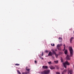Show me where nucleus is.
I'll return each instance as SVG.
<instances>
[{
    "mask_svg": "<svg viewBox=\"0 0 74 74\" xmlns=\"http://www.w3.org/2000/svg\"><path fill=\"white\" fill-rule=\"evenodd\" d=\"M69 48L70 55V56H69V55L66 56V59L67 60H70V56H72L73 55V50L72 47H69Z\"/></svg>",
    "mask_w": 74,
    "mask_h": 74,
    "instance_id": "obj_1",
    "label": "nucleus"
},
{
    "mask_svg": "<svg viewBox=\"0 0 74 74\" xmlns=\"http://www.w3.org/2000/svg\"><path fill=\"white\" fill-rule=\"evenodd\" d=\"M49 73H50V70H44V71H42L39 72V73L40 74H48Z\"/></svg>",
    "mask_w": 74,
    "mask_h": 74,
    "instance_id": "obj_2",
    "label": "nucleus"
},
{
    "mask_svg": "<svg viewBox=\"0 0 74 74\" xmlns=\"http://www.w3.org/2000/svg\"><path fill=\"white\" fill-rule=\"evenodd\" d=\"M70 64L67 61H66L65 63H63V65L64 67H65V68L67 67V65H69Z\"/></svg>",
    "mask_w": 74,
    "mask_h": 74,
    "instance_id": "obj_3",
    "label": "nucleus"
},
{
    "mask_svg": "<svg viewBox=\"0 0 74 74\" xmlns=\"http://www.w3.org/2000/svg\"><path fill=\"white\" fill-rule=\"evenodd\" d=\"M68 74H73V71H72V70H71L69 71L68 72Z\"/></svg>",
    "mask_w": 74,
    "mask_h": 74,
    "instance_id": "obj_4",
    "label": "nucleus"
},
{
    "mask_svg": "<svg viewBox=\"0 0 74 74\" xmlns=\"http://www.w3.org/2000/svg\"><path fill=\"white\" fill-rule=\"evenodd\" d=\"M49 68L51 69V70H53V69H55V67L51 65L49 66Z\"/></svg>",
    "mask_w": 74,
    "mask_h": 74,
    "instance_id": "obj_5",
    "label": "nucleus"
},
{
    "mask_svg": "<svg viewBox=\"0 0 74 74\" xmlns=\"http://www.w3.org/2000/svg\"><path fill=\"white\" fill-rule=\"evenodd\" d=\"M42 67L43 69H48V66H43Z\"/></svg>",
    "mask_w": 74,
    "mask_h": 74,
    "instance_id": "obj_6",
    "label": "nucleus"
},
{
    "mask_svg": "<svg viewBox=\"0 0 74 74\" xmlns=\"http://www.w3.org/2000/svg\"><path fill=\"white\" fill-rule=\"evenodd\" d=\"M48 56H52V53L51 51H49L48 54Z\"/></svg>",
    "mask_w": 74,
    "mask_h": 74,
    "instance_id": "obj_7",
    "label": "nucleus"
},
{
    "mask_svg": "<svg viewBox=\"0 0 74 74\" xmlns=\"http://www.w3.org/2000/svg\"><path fill=\"white\" fill-rule=\"evenodd\" d=\"M25 70H27V73L28 74H29V71L30 70V69H27V68H26Z\"/></svg>",
    "mask_w": 74,
    "mask_h": 74,
    "instance_id": "obj_8",
    "label": "nucleus"
},
{
    "mask_svg": "<svg viewBox=\"0 0 74 74\" xmlns=\"http://www.w3.org/2000/svg\"><path fill=\"white\" fill-rule=\"evenodd\" d=\"M67 71V70H64V71L62 72V74H64V73H65Z\"/></svg>",
    "mask_w": 74,
    "mask_h": 74,
    "instance_id": "obj_9",
    "label": "nucleus"
},
{
    "mask_svg": "<svg viewBox=\"0 0 74 74\" xmlns=\"http://www.w3.org/2000/svg\"><path fill=\"white\" fill-rule=\"evenodd\" d=\"M73 37H72L71 38H70V41L71 43V42H72V41H73Z\"/></svg>",
    "mask_w": 74,
    "mask_h": 74,
    "instance_id": "obj_10",
    "label": "nucleus"
},
{
    "mask_svg": "<svg viewBox=\"0 0 74 74\" xmlns=\"http://www.w3.org/2000/svg\"><path fill=\"white\" fill-rule=\"evenodd\" d=\"M62 45V44H58L57 45V48H58V47H61Z\"/></svg>",
    "mask_w": 74,
    "mask_h": 74,
    "instance_id": "obj_11",
    "label": "nucleus"
},
{
    "mask_svg": "<svg viewBox=\"0 0 74 74\" xmlns=\"http://www.w3.org/2000/svg\"><path fill=\"white\" fill-rule=\"evenodd\" d=\"M52 51L53 54H56V53L55 52V51L53 49H52Z\"/></svg>",
    "mask_w": 74,
    "mask_h": 74,
    "instance_id": "obj_12",
    "label": "nucleus"
},
{
    "mask_svg": "<svg viewBox=\"0 0 74 74\" xmlns=\"http://www.w3.org/2000/svg\"><path fill=\"white\" fill-rule=\"evenodd\" d=\"M58 39L59 40V42H60H60H62V38L60 37H59L58 38Z\"/></svg>",
    "mask_w": 74,
    "mask_h": 74,
    "instance_id": "obj_13",
    "label": "nucleus"
},
{
    "mask_svg": "<svg viewBox=\"0 0 74 74\" xmlns=\"http://www.w3.org/2000/svg\"><path fill=\"white\" fill-rule=\"evenodd\" d=\"M64 53L65 55H67V50L66 49L64 51Z\"/></svg>",
    "mask_w": 74,
    "mask_h": 74,
    "instance_id": "obj_14",
    "label": "nucleus"
},
{
    "mask_svg": "<svg viewBox=\"0 0 74 74\" xmlns=\"http://www.w3.org/2000/svg\"><path fill=\"white\" fill-rule=\"evenodd\" d=\"M63 46L64 47V49L63 51H64V50H65V48H66V45H65V44H64Z\"/></svg>",
    "mask_w": 74,
    "mask_h": 74,
    "instance_id": "obj_15",
    "label": "nucleus"
},
{
    "mask_svg": "<svg viewBox=\"0 0 74 74\" xmlns=\"http://www.w3.org/2000/svg\"><path fill=\"white\" fill-rule=\"evenodd\" d=\"M17 72L18 73V74H21V73L20 72V71H19V70H18L17 71Z\"/></svg>",
    "mask_w": 74,
    "mask_h": 74,
    "instance_id": "obj_16",
    "label": "nucleus"
},
{
    "mask_svg": "<svg viewBox=\"0 0 74 74\" xmlns=\"http://www.w3.org/2000/svg\"><path fill=\"white\" fill-rule=\"evenodd\" d=\"M55 55L56 58H58V55L56 54V53Z\"/></svg>",
    "mask_w": 74,
    "mask_h": 74,
    "instance_id": "obj_17",
    "label": "nucleus"
},
{
    "mask_svg": "<svg viewBox=\"0 0 74 74\" xmlns=\"http://www.w3.org/2000/svg\"><path fill=\"white\" fill-rule=\"evenodd\" d=\"M61 62H63V59H62V57H61Z\"/></svg>",
    "mask_w": 74,
    "mask_h": 74,
    "instance_id": "obj_18",
    "label": "nucleus"
},
{
    "mask_svg": "<svg viewBox=\"0 0 74 74\" xmlns=\"http://www.w3.org/2000/svg\"><path fill=\"white\" fill-rule=\"evenodd\" d=\"M54 62L55 63H58V60L55 61Z\"/></svg>",
    "mask_w": 74,
    "mask_h": 74,
    "instance_id": "obj_19",
    "label": "nucleus"
},
{
    "mask_svg": "<svg viewBox=\"0 0 74 74\" xmlns=\"http://www.w3.org/2000/svg\"><path fill=\"white\" fill-rule=\"evenodd\" d=\"M48 64H52V63H51V61L48 62Z\"/></svg>",
    "mask_w": 74,
    "mask_h": 74,
    "instance_id": "obj_20",
    "label": "nucleus"
},
{
    "mask_svg": "<svg viewBox=\"0 0 74 74\" xmlns=\"http://www.w3.org/2000/svg\"><path fill=\"white\" fill-rule=\"evenodd\" d=\"M28 74V73L27 72H25V73L23 72L22 73V74Z\"/></svg>",
    "mask_w": 74,
    "mask_h": 74,
    "instance_id": "obj_21",
    "label": "nucleus"
},
{
    "mask_svg": "<svg viewBox=\"0 0 74 74\" xmlns=\"http://www.w3.org/2000/svg\"><path fill=\"white\" fill-rule=\"evenodd\" d=\"M15 65V66H19V64H16Z\"/></svg>",
    "mask_w": 74,
    "mask_h": 74,
    "instance_id": "obj_22",
    "label": "nucleus"
},
{
    "mask_svg": "<svg viewBox=\"0 0 74 74\" xmlns=\"http://www.w3.org/2000/svg\"><path fill=\"white\" fill-rule=\"evenodd\" d=\"M51 45V46H52V47H53V46H55V44H53V45H52V44Z\"/></svg>",
    "mask_w": 74,
    "mask_h": 74,
    "instance_id": "obj_23",
    "label": "nucleus"
},
{
    "mask_svg": "<svg viewBox=\"0 0 74 74\" xmlns=\"http://www.w3.org/2000/svg\"><path fill=\"white\" fill-rule=\"evenodd\" d=\"M56 74H60V73H59V72H56Z\"/></svg>",
    "mask_w": 74,
    "mask_h": 74,
    "instance_id": "obj_24",
    "label": "nucleus"
},
{
    "mask_svg": "<svg viewBox=\"0 0 74 74\" xmlns=\"http://www.w3.org/2000/svg\"><path fill=\"white\" fill-rule=\"evenodd\" d=\"M45 52H46V53H47V52H49V51H47V50H46L45 51Z\"/></svg>",
    "mask_w": 74,
    "mask_h": 74,
    "instance_id": "obj_25",
    "label": "nucleus"
},
{
    "mask_svg": "<svg viewBox=\"0 0 74 74\" xmlns=\"http://www.w3.org/2000/svg\"><path fill=\"white\" fill-rule=\"evenodd\" d=\"M54 51H58V50H57V49H55Z\"/></svg>",
    "mask_w": 74,
    "mask_h": 74,
    "instance_id": "obj_26",
    "label": "nucleus"
},
{
    "mask_svg": "<svg viewBox=\"0 0 74 74\" xmlns=\"http://www.w3.org/2000/svg\"><path fill=\"white\" fill-rule=\"evenodd\" d=\"M43 55H44V54H43V52H42V56H43Z\"/></svg>",
    "mask_w": 74,
    "mask_h": 74,
    "instance_id": "obj_27",
    "label": "nucleus"
},
{
    "mask_svg": "<svg viewBox=\"0 0 74 74\" xmlns=\"http://www.w3.org/2000/svg\"><path fill=\"white\" fill-rule=\"evenodd\" d=\"M58 50H60V49L59 47H58Z\"/></svg>",
    "mask_w": 74,
    "mask_h": 74,
    "instance_id": "obj_28",
    "label": "nucleus"
},
{
    "mask_svg": "<svg viewBox=\"0 0 74 74\" xmlns=\"http://www.w3.org/2000/svg\"><path fill=\"white\" fill-rule=\"evenodd\" d=\"M35 63H37V61H35Z\"/></svg>",
    "mask_w": 74,
    "mask_h": 74,
    "instance_id": "obj_29",
    "label": "nucleus"
},
{
    "mask_svg": "<svg viewBox=\"0 0 74 74\" xmlns=\"http://www.w3.org/2000/svg\"><path fill=\"white\" fill-rule=\"evenodd\" d=\"M41 59H42L43 60H44V58H41Z\"/></svg>",
    "mask_w": 74,
    "mask_h": 74,
    "instance_id": "obj_30",
    "label": "nucleus"
},
{
    "mask_svg": "<svg viewBox=\"0 0 74 74\" xmlns=\"http://www.w3.org/2000/svg\"><path fill=\"white\" fill-rule=\"evenodd\" d=\"M40 57V59H41V57L40 56H39Z\"/></svg>",
    "mask_w": 74,
    "mask_h": 74,
    "instance_id": "obj_31",
    "label": "nucleus"
},
{
    "mask_svg": "<svg viewBox=\"0 0 74 74\" xmlns=\"http://www.w3.org/2000/svg\"><path fill=\"white\" fill-rule=\"evenodd\" d=\"M52 58H54V57L53 56H52Z\"/></svg>",
    "mask_w": 74,
    "mask_h": 74,
    "instance_id": "obj_32",
    "label": "nucleus"
},
{
    "mask_svg": "<svg viewBox=\"0 0 74 74\" xmlns=\"http://www.w3.org/2000/svg\"><path fill=\"white\" fill-rule=\"evenodd\" d=\"M73 67L74 68V65L73 66Z\"/></svg>",
    "mask_w": 74,
    "mask_h": 74,
    "instance_id": "obj_33",
    "label": "nucleus"
},
{
    "mask_svg": "<svg viewBox=\"0 0 74 74\" xmlns=\"http://www.w3.org/2000/svg\"><path fill=\"white\" fill-rule=\"evenodd\" d=\"M26 68H27V67H26Z\"/></svg>",
    "mask_w": 74,
    "mask_h": 74,
    "instance_id": "obj_34",
    "label": "nucleus"
},
{
    "mask_svg": "<svg viewBox=\"0 0 74 74\" xmlns=\"http://www.w3.org/2000/svg\"><path fill=\"white\" fill-rule=\"evenodd\" d=\"M57 69H59V68H57Z\"/></svg>",
    "mask_w": 74,
    "mask_h": 74,
    "instance_id": "obj_35",
    "label": "nucleus"
},
{
    "mask_svg": "<svg viewBox=\"0 0 74 74\" xmlns=\"http://www.w3.org/2000/svg\"><path fill=\"white\" fill-rule=\"evenodd\" d=\"M61 70H63V69H61Z\"/></svg>",
    "mask_w": 74,
    "mask_h": 74,
    "instance_id": "obj_36",
    "label": "nucleus"
},
{
    "mask_svg": "<svg viewBox=\"0 0 74 74\" xmlns=\"http://www.w3.org/2000/svg\"><path fill=\"white\" fill-rule=\"evenodd\" d=\"M73 33H74V31H73Z\"/></svg>",
    "mask_w": 74,
    "mask_h": 74,
    "instance_id": "obj_37",
    "label": "nucleus"
}]
</instances>
